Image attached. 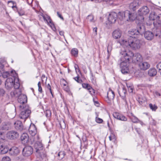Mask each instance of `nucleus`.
Listing matches in <instances>:
<instances>
[{"instance_id":"nucleus-19","label":"nucleus","mask_w":161,"mask_h":161,"mask_svg":"<svg viewBox=\"0 0 161 161\" xmlns=\"http://www.w3.org/2000/svg\"><path fill=\"white\" fill-rule=\"evenodd\" d=\"M8 151L9 154L12 155H17L19 153V148L15 147H13L10 149L9 148Z\"/></svg>"},{"instance_id":"nucleus-22","label":"nucleus","mask_w":161,"mask_h":161,"mask_svg":"<svg viewBox=\"0 0 161 161\" xmlns=\"http://www.w3.org/2000/svg\"><path fill=\"white\" fill-rule=\"evenodd\" d=\"M29 134L32 136L35 135L36 133V130L35 126L34 124L31 125L29 129Z\"/></svg>"},{"instance_id":"nucleus-55","label":"nucleus","mask_w":161,"mask_h":161,"mask_svg":"<svg viewBox=\"0 0 161 161\" xmlns=\"http://www.w3.org/2000/svg\"><path fill=\"white\" fill-rule=\"evenodd\" d=\"M18 13L20 16H22L25 14V12L23 11H19Z\"/></svg>"},{"instance_id":"nucleus-52","label":"nucleus","mask_w":161,"mask_h":161,"mask_svg":"<svg viewBox=\"0 0 161 161\" xmlns=\"http://www.w3.org/2000/svg\"><path fill=\"white\" fill-rule=\"evenodd\" d=\"M47 88L49 90V92L51 94L52 96H53V94L52 92L51 88V86L49 84H48L47 86Z\"/></svg>"},{"instance_id":"nucleus-10","label":"nucleus","mask_w":161,"mask_h":161,"mask_svg":"<svg viewBox=\"0 0 161 161\" xmlns=\"http://www.w3.org/2000/svg\"><path fill=\"white\" fill-rule=\"evenodd\" d=\"M117 14L115 12H111L109 14L108 20L110 23H114L117 19Z\"/></svg>"},{"instance_id":"nucleus-45","label":"nucleus","mask_w":161,"mask_h":161,"mask_svg":"<svg viewBox=\"0 0 161 161\" xmlns=\"http://www.w3.org/2000/svg\"><path fill=\"white\" fill-rule=\"evenodd\" d=\"M90 86V85L88 84L83 83L82 84V87L85 89H86L87 90L88 89L89 87Z\"/></svg>"},{"instance_id":"nucleus-13","label":"nucleus","mask_w":161,"mask_h":161,"mask_svg":"<svg viewBox=\"0 0 161 161\" xmlns=\"http://www.w3.org/2000/svg\"><path fill=\"white\" fill-rule=\"evenodd\" d=\"M119 93L121 98L124 101L125 103H127L126 96V90L125 87H123L118 91Z\"/></svg>"},{"instance_id":"nucleus-44","label":"nucleus","mask_w":161,"mask_h":161,"mask_svg":"<svg viewBox=\"0 0 161 161\" xmlns=\"http://www.w3.org/2000/svg\"><path fill=\"white\" fill-rule=\"evenodd\" d=\"M96 121L99 124L102 123L103 122V120L99 118L96 117L95 118Z\"/></svg>"},{"instance_id":"nucleus-34","label":"nucleus","mask_w":161,"mask_h":161,"mask_svg":"<svg viewBox=\"0 0 161 161\" xmlns=\"http://www.w3.org/2000/svg\"><path fill=\"white\" fill-rule=\"evenodd\" d=\"M157 15L155 14L154 13H152L150 14L149 16V19L151 20L155 21V19L157 18Z\"/></svg>"},{"instance_id":"nucleus-62","label":"nucleus","mask_w":161,"mask_h":161,"mask_svg":"<svg viewBox=\"0 0 161 161\" xmlns=\"http://www.w3.org/2000/svg\"><path fill=\"white\" fill-rule=\"evenodd\" d=\"M74 67H75V69L76 71V69H78V70L79 71H80V70L79 69L78 66L77 64H75V66H74Z\"/></svg>"},{"instance_id":"nucleus-20","label":"nucleus","mask_w":161,"mask_h":161,"mask_svg":"<svg viewBox=\"0 0 161 161\" xmlns=\"http://www.w3.org/2000/svg\"><path fill=\"white\" fill-rule=\"evenodd\" d=\"M153 24L154 26L157 28L161 26V14H159L157 15L155 21L153 22Z\"/></svg>"},{"instance_id":"nucleus-23","label":"nucleus","mask_w":161,"mask_h":161,"mask_svg":"<svg viewBox=\"0 0 161 161\" xmlns=\"http://www.w3.org/2000/svg\"><path fill=\"white\" fill-rule=\"evenodd\" d=\"M138 6L139 3L138 1L134 0L130 4L129 7L130 9L134 11L137 8Z\"/></svg>"},{"instance_id":"nucleus-7","label":"nucleus","mask_w":161,"mask_h":161,"mask_svg":"<svg viewBox=\"0 0 161 161\" xmlns=\"http://www.w3.org/2000/svg\"><path fill=\"white\" fill-rule=\"evenodd\" d=\"M149 12V9L147 6H144L140 8L138 10V14L140 16L141 22H142L144 20L143 15H146L148 14Z\"/></svg>"},{"instance_id":"nucleus-21","label":"nucleus","mask_w":161,"mask_h":161,"mask_svg":"<svg viewBox=\"0 0 161 161\" xmlns=\"http://www.w3.org/2000/svg\"><path fill=\"white\" fill-rule=\"evenodd\" d=\"M122 35V31L119 29H117L114 30L112 33L113 37L117 39L120 37Z\"/></svg>"},{"instance_id":"nucleus-49","label":"nucleus","mask_w":161,"mask_h":161,"mask_svg":"<svg viewBox=\"0 0 161 161\" xmlns=\"http://www.w3.org/2000/svg\"><path fill=\"white\" fill-rule=\"evenodd\" d=\"M75 80L77 82L81 83L82 82V80L81 79H79V76H77L74 78Z\"/></svg>"},{"instance_id":"nucleus-12","label":"nucleus","mask_w":161,"mask_h":161,"mask_svg":"<svg viewBox=\"0 0 161 161\" xmlns=\"http://www.w3.org/2000/svg\"><path fill=\"white\" fill-rule=\"evenodd\" d=\"M115 97L114 93L110 88H109L107 92V100L106 101L108 103H110V102L113 100Z\"/></svg>"},{"instance_id":"nucleus-31","label":"nucleus","mask_w":161,"mask_h":161,"mask_svg":"<svg viewBox=\"0 0 161 161\" xmlns=\"http://www.w3.org/2000/svg\"><path fill=\"white\" fill-rule=\"evenodd\" d=\"M15 75V73L14 72L13 73L11 74V71H10V73H9L8 71H6L4 72L2 74L3 77V78H7L10 75L12 76V77H13V75Z\"/></svg>"},{"instance_id":"nucleus-48","label":"nucleus","mask_w":161,"mask_h":161,"mask_svg":"<svg viewBox=\"0 0 161 161\" xmlns=\"http://www.w3.org/2000/svg\"><path fill=\"white\" fill-rule=\"evenodd\" d=\"M157 67L159 70V72L161 75V62L159 63L157 65Z\"/></svg>"},{"instance_id":"nucleus-1","label":"nucleus","mask_w":161,"mask_h":161,"mask_svg":"<svg viewBox=\"0 0 161 161\" xmlns=\"http://www.w3.org/2000/svg\"><path fill=\"white\" fill-rule=\"evenodd\" d=\"M121 55L119 62L121 71L123 74H126L130 72L129 61L132 59V62L136 63L140 62L142 59L141 55L137 53L134 54L133 53L128 50H126L123 48L121 49L120 52Z\"/></svg>"},{"instance_id":"nucleus-51","label":"nucleus","mask_w":161,"mask_h":161,"mask_svg":"<svg viewBox=\"0 0 161 161\" xmlns=\"http://www.w3.org/2000/svg\"><path fill=\"white\" fill-rule=\"evenodd\" d=\"M5 139L4 133L0 132V140H4Z\"/></svg>"},{"instance_id":"nucleus-27","label":"nucleus","mask_w":161,"mask_h":161,"mask_svg":"<svg viewBox=\"0 0 161 161\" xmlns=\"http://www.w3.org/2000/svg\"><path fill=\"white\" fill-rule=\"evenodd\" d=\"M29 137L27 134L23 133L21 136V140L22 142L26 143L29 142Z\"/></svg>"},{"instance_id":"nucleus-14","label":"nucleus","mask_w":161,"mask_h":161,"mask_svg":"<svg viewBox=\"0 0 161 161\" xmlns=\"http://www.w3.org/2000/svg\"><path fill=\"white\" fill-rule=\"evenodd\" d=\"M9 150V148L5 145L4 143L0 141V154H3L6 153Z\"/></svg>"},{"instance_id":"nucleus-25","label":"nucleus","mask_w":161,"mask_h":161,"mask_svg":"<svg viewBox=\"0 0 161 161\" xmlns=\"http://www.w3.org/2000/svg\"><path fill=\"white\" fill-rule=\"evenodd\" d=\"M42 143L40 142H36L34 144V148L36 152L39 153L40 150L42 149Z\"/></svg>"},{"instance_id":"nucleus-59","label":"nucleus","mask_w":161,"mask_h":161,"mask_svg":"<svg viewBox=\"0 0 161 161\" xmlns=\"http://www.w3.org/2000/svg\"><path fill=\"white\" fill-rule=\"evenodd\" d=\"M155 96L156 97H158L160 96V94L158 92H155L154 94Z\"/></svg>"},{"instance_id":"nucleus-6","label":"nucleus","mask_w":161,"mask_h":161,"mask_svg":"<svg viewBox=\"0 0 161 161\" xmlns=\"http://www.w3.org/2000/svg\"><path fill=\"white\" fill-rule=\"evenodd\" d=\"M14 72L15 75H14L13 77H10L8 78L5 82V86L6 88L8 89H9L12 88L14 86V80H15L16 79H14V77L17 76V74L14 70L11 71V74Z\"/></svg>"},{"instance_id":"nucleus-47","label":"nucleus","mask_w":161,"mask_h":161,"mask_svg":"<svg viewBox=\"0 0 161 161\" xmlns=\"http://www.w3.org/2000/svg\"><path fill=\"white\" fill-rule=\"evenodd\" d=\"M38 91L39 92H40V93H42V87L41 86V84L40 82H39L38 83Z\"/></svg>"},{"instance_id":"nucleus-8","label":"nucleus","mask_w":161,"mask_h":161,"mask_svg":"<svg viewBox=\"0 0 161 161\" xmlns=\"http://www.w3.org/2000/svg\"><path fill=\"white\" fill-rule=\"evenodd\" d=\"M7 137L10 140H15L19 137V133L16 131L11 130L7 133Z\"/></svg>"},{"instance_id":"nucleus-50","label":"nucleus","mask_w":161,"mask_h":161,"mask_svg":"<svg viewBox=\"0 0 161 161\" xmlns=\"http://www.w3.org/2000/svg\"><path fill=\"white\" fill-rule=\"evenodd\" d=\"M47 78L45 76V75H42V82H43L44 81L46 82L47 81Z\"/></svg>"},{"instance_id":"nucleus-39","label":"nucleus","mask_w":161,"mask_h":161,"mask_svg":"<svg viewBox=\"0 0 161 161\" xmlns=\"http://www.w3.org/2000/svg\"><path fill=\"white\" fill-rule=\"evenodd\" d=\"M89 93L91 95H93L95 93V90L92 88V87L90 86L89 87L88 89Z\"/></svg>"},{"instance_id":"nucleus-38","label":"nucleus","mask_w":161,"mask_h":161,"mask_svg":"<svg viewBox=\"0 0 161 161\" xmlns=\"http://www.w3.org/2000/svg\"><path fill=\"white\" fill-rule=\"evenodd\" d=\"M149 107L153 111H155L158 108L157 106L155 105H153L151 103L149 104Z\"/></svg>"},{"instance_id":"nucleus-32","label":"nucleus","mask_w":161,"mask_h":161,"mask_svg":"<svg viewBox=\"0 0 161 161\" xmlns=\"http://www.w3.org/2000/svg\"><path fill=\"white\" fill-rule=\"evenodd\" d=\"M139 103L142 106H145L147 103L146 99L145 97H140L138 99Z\"/></svg>"},{"instance_id":"nucleus-35","label":"nucleus","mask_w":161,"mask_h":161,"mask_svg":"<svg viewBox=\"0 0 161 161\" xmlns=\"http://www.w3.org/2000/svg\"><path fill=\"white\" fill-rule=\"evenodd\" d=\"M86 18L88 21L90 22L94 23L95 21L94 19V17L92 14L88 15Z\"/></svg>"},{"instance_id":"nucleus-56","label":"nucleus","mask_w":161,"mask_h":161,"mask_svg":"<svg viewBox=\"0 0 161 161\" xmlns=\"http://www.w3.org/2000/svg\"><path fill=\"white\" fill-rule=\"evenodd\" d=\"M114 0H104L105 1L108 2L109 4H112Z\"/></svg>"},{"instance_id":"nucleus-53","label":"nucleus","mask_w":161,"mask_h":161,"mask_svg":"<svg viewBox=\"0 0 161 161\" xmlns=\"http://www.w3.org/2000/svg\"><path fill=\"white\" fill-rule=\"evenodd\" d=\"M129 92L130 93H132L133 92V86H129V88H128Z\"/></svg>"},{"instance_id":"nucleus-5","label":"nucleus","mask_w":161,"mask_h":161,"mask_svg":"<svg viewBox=\"0 0 161 161\" xmlns=\"http://www.w3.org/2000/svg\"><path fill=\"white\" fill-rule=\"evenodd\" d=\"M145 31V26L142 24H139L137 25L136 30H132L129 33V34L138 36L142 35Z\"/></svg>"},{"instance_id":"nucleus-36","label":"nucleus","mask_w":161,"mask_h":161,"mask_svg":"<svg viewBox=\"0 0 161 161\" xmlns=\"http://www.w3.org/2000/svg\"><path fill=\"white\" fill-rule=\"evenodd\" d=\"M8 4L11 3L12 4V5L9 4V6L11 7L13 9H14V8H17L16 4L15 2L12 1H8Z\"/></svg>"},{"instance_id":"nucleus-11","label":"nucleus","mask_w":161,"mask_h":161,"mask_svg":"<svg viewBox=\"0 0 161 161\" xmlns=\"http://www.w3.org/2000/svg\"><path fill=\"white\" fill-rule=\"evenodd\" d=\"M27 96L24 94H21L19 96L18 98V101L21 105L24 106H27L25 103L27 102Z\"/></svg>"},{"instance_id":"nucleus-37","label":"nucleus","mask_w":161,"mask_h":161,"mask_svg":"<svg viewBox=\"0 0 161 161\" xmlns=\"http://www.w3.org/2000/svg\"><path fill=\"white\" fill-rule=\"evenodd\" d=\"M78 52V50L76 48H73L72 49L71 51V53L72 55L74 56H76L77 55Z\"/></svg>"},{"instance_id":"nucleus-17","label":"nucleus","mask_w":161,"mask_h":161,"mask_svg":"<svg viewBox=\"0 0 161 161\" xmlns=\"http://www.w3.org/2000/svg\"><path fill=\"white\" fill-rule=\"evenodd\" d=\"M42 17L44 20L46 21L48 25H49L51 28H53H53L55 29L54 25L53 23L50 16L46 15V16L43 15Z\"/></svg>"},{"instance_id":"nucleus-43","label":"nucleus","mask_w":161,"mask_h":161,"mask_svg":"<svg viewBox=\"0 0 161 161\" xmlns=\"http://www.w3.org/2000/svg\"><path fill=\"white\" fill-rule=\"evenodd\" d=\"M1 161H11V159L9 157L5 156L2 158Z\"/></svg>"},{"instance_id":"nucleus-28","label":"nucleus","mask_w":161,"mask_h":161,"mask_svg":"<svg viewBox=\"0 0 161 161\" xmlns=\"http://www.w3.org/2000/svg\"><path fill=\"white\" fill-rule=\"evenodd\" d=\"M21 94V91L20 89L15 90L10 92V95L12 97H18Z\"/></svg>"},{"instance_id":"nucleus-64","label":"nucleus","mask_w":161,"mask_h":161,"mask_svg":"<svg viewBox=\"0 0 161 161\" xmlns=\"http://www.w3.org/2000/svg\"><path fill=\"white\" fill-rule=\"evenodd\" d=\"M64 32L63 31H59V34L61 36H64Z\"/></svg>"},{"instance_id":"nucleus-3","label":"nucleus","mask_w":161,"mask_h":161,"mask_svg":"<svg viewBox=\"0 0 161 161\" xmlns=\"http://www.w3.org/2000/svg\"><path fill=\"white\" fill-rule=\"evenodd\" d=\"M118 18L121 20L126 21L129 20H133L135 18L133 14L128 10L124 12H119L117 15Z\"/></svg>"},{"instance_id":"nucleus-58","label":"nucleus","mask_w":161,"mask_h":161,"mask_svg":"<svg viewBox=\"0 0 161 161\" xmlns=\"http://www.w3.org/2000/svg\"><path fill=\"white\" fill-rule=\"evenodd\" d=\"M97 28L96 27L93 29V31L95 35H97Z\"/></svg>"},{"instance_id":"nucleus-40","label":"nucleus","mask_w":161,"mask_h":161,"mask_svg":"<svg viewBox=\"0 0 161 161\" xmlns=\"http://www.w3.org/2000/svg\"><path fill=\"white\" fill-rule=\"evenodd\" d=\"M65 155V153L63 151L59 152L58 154V156L60 157L61 159L63 158L64 157Z\"/></svg>"},{"instance_id":"nucleus-54","label":"nucleus","mask_w":161,"mask_h":161,"mask_svg":"<svg viewBox=\"0 0 161 161\" xmlns=\"http://www.w3.org/2000/svg\"><path fill=\"white\" fill-rule=\"evenodd\" d=\"M5 93L4 90L3 89L0 88V96H3Z\"/></svg>"},{"instance_id":"nucleus-46","label":"nucleus","mask_w":161,"mask_h":161,"mask_svg":"<svg viewBox=\"0 0 161 161\" xmlns=\"http://www.w3.org/2000/svg\"><path fill=\"white\" fill-rule=\"evenodd\" d=\"M156 32H157L156 33H155L154 35L156 36H160L161 34L160 29H157Z\"/></svg>"},{"instance_id":"nucleus-18","label":"nucleus","mask_w":161,"mask_h":161,"mask_svg":"<svg viewBox=\"0 0 161 161\" xmlns=\"http://www.w3.org/2000/svg\"><path fill=\"white\" fill-rule=\"evenodd\" d=\"M11 127V123L9 122L3 123L0 126L1 129L3 130H8Z\"/></svg>"},{"instance_id":"nucleus-41","label":"nucleus","mask_w":161,"mask_h":161,"mask_svg":"<svg viewBox=\"0 0 161 161\" xmlns=\"http://www.w3.org/2000/svg\"><path fill=\"white\" fill-rule=\"evenodd\" d=\"M112 49V46L111 44H108L107 47V52L109 55Z\"/></svg>"},{"instance_id":"nucleus-33","label":"nucleus","mask_w":161,"mask_h":161,"mask_svg":"<svg viewBox=\"0 0 161 161\" xmlns=\"http://www.w3.org/2000/svg\"><path fill=\"white\" fill-rule=\"evenodd\" d=\"M131 114V115L130 116V118L131 121L134 123H138L139 119L132 114Z\"/></svg>"},{"instance_id":"nucleus-26","label":"nucleus","mask_w":161,"mask_h":161,"mask_svg":"<svg viewBox=\"0 0 161 161\" xmlns=\"http://www.w3.org/2000/svg\"><path fill=\"white\" fill-rule=\"evenodd\" d=\"M14 127L16 129L22 130L23 129V125L21 122L17 120L14 124Z\"/></svg>"},{"instance_id":"nucleus-30","label":"nucleus","mask_w":161,"mask_h":161,"mask_svg":"<svg viewBox=\"0 0 161 161\" xmlns=\"http://www.w3.org/2000/svg\"><path fill=\"white\" fill-rule=\"evenodd\" d=\"M157 73V71L155 68L150 69L148 71V74L150 76H154Z\"/></svg>"},{"instance_id":"nucleus-29","label":"nucleus","mask_w":161,"mask_h":161,"mask_svg":"<svg viewBox=\"0 0 161 161\" xmlns=\"http://www.w3.org/2000/svg\"><path fill=\"white\" fill-rule=\"evenodd\" d=\"M14 79H16L15 80H14V84L13 86L14 89L16 90L19 89L20 84L19 81V79L16 77H14Z\"/></svg>"},{"instance_id":"nucleus-9","label":"nucleus","mask_w":161,"mask_h":161,"mask_svg":"<svg viewBox=\"0 0 161 161\" xmlns=\"http://www.w3.org/2000/svg\"><path fill=\"white\" fill-rule=\"evenodd\" d=\"M33 152V149L31 146H27L25 147L22 151L24 156L28 157L31 155Z\"/></svg>"},{"instance_id":"nucleus-16","label":"nucleus","mask_w":161,"mask_h":161,"mask_svg":"<svg viewBox=\"0 0 161 161\" xmlns=\"http://www.w3.org/2000/svg\"><path fill=\"white\" fill-rule=\"evenodd\" d=\"M139 67L142 70H146L148 69L150 67V64L147 62H140L139 64Z\"/></svg>"},{"instance_id":"nucleus-57","label":"nucleus","mask_w":161,"mask_h":161,"mask_svg":"<svg viewBox=\"0 0 161 161\" xmlns=\"http://www.w3.org/2000/svg\"><path fill=\"white\" fill-rule=\"evenodd\" d=\"M57 14L58 16L62 20H64V18L62 16V15L60 14V13L58 12H57Z\"/></svg>"},{"instance_id":"nucleus-15","label":"nucleus","mask_w":161,"mask_h":161,"mask_svg":"<svg viewBox=\"0 0 161 161\" xmlns=\"http://www.w3.org/2000/svg\"><path fill=\"white\" fill-rule=\"evenodd\" d=\"M113 115L115 118L123 121H126L127 118L118 112H114Z\"/></svg>"},{"instance_id":"nucleus-24","label":"nucleus","mask_w":161,"mask_h":161,"mask_svg":"<svg viewBox=\"0 0 161 161\" xmlns=\"http://www.w3.org/2000/svg\"><path fill=\"white\" fill-rule=\"evenodd\" d=\"M144 36L146 39L147 40H151L153 39L154 34L150 31H147L145 32Z\"/></svg>"},{"instance_id":"nucleus-2","label":"nucleus","mask_w":161,"mask_h":161,"mask_svg":"<svg viewBox=\"0 0 161 161\" xmlns=\"http://www.w3.org/2000/svg\"><path fill=\"white\" fill-rule=\"evenodd\" d=\"M117 44H119L124 47H129L132 50H136L140 48L142 45L141 40L138 39V36L129 34V37L128 41L121 39L116 42Z\"/></svg>"},{"instance_id":"nucleus-60","label":"nucleus","mask_w":161,"mask_h":161,"mask_svg":"<svg viewBox=\"0 0 161 161\" xmlns=\"http://www.w3.org/2000/svg\"><path fill=\"white\" fill-rule=\"evenodd\" d=\"M4 67V64L0 62V69H3Z\"/></svg>"},{"instance_id":"nucleus-63","label":"nucleus","mask_w":161,"mask_h":161,"mask_svg":"<svg viewBox=\"0 0 161 161\" xmlns=\"http://www.w3.org/2000/svg\"><path fill=\"white\" fill-rule=\"evenodd\" d=\"M138 123H140V124L142 125L143 126L145 125V124L141 121L139 120Z\"/></svg>"},{"instance_id":"nucleus-61","label":"nucleus","mask_w":161,"mask_h":161,"mask_svg":"<svg viewBox=\"0 0 161 161\" xmlns=\"http://www.w3.org/2000/svg\"><path fill=\"white\" fill-rule=\"evenodd\" d=\"M51 114V111L49 110H47L46 112V115L47 116H48V114H49L50 115Z\"/></svg>"},{"instance_id":"nucleus-4","label":"nucleus","mask_w":161,"mask_h":161,"mask_svg":"<svg viewBox=\"0 0 161 161\" xmlns=\"http://www.w3.org/2000/svg\"><path fill=\"white\" fill-rule=\"evenodd\" d=\"M19 107L20 110H22L19 114V118L23 119L25 121L29 117L31 112V110L28 106H24L23 105L22 106L21 105H20Z\"/></svg>"},{"instance_id":"nucleus-42","label":"nucleus","mask_w":161,"mask_h":161,"mask_svg":"<svg viewBox=\"0 0 161 161\" xmlns=\"http://www.w3.org/2000/svg\"><path fill=\"white\" fill-rule=\"evenodd\" d=\"M109 140L113 142H115L116 140L115 136L114 134H112L109 137Z\"/></svg>"}]
</instances>
